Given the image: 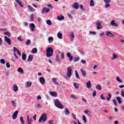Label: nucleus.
Returning <instances> with one entry per match:
<instances>
[{
	"mask_svg": "<svg viewBox=\"0 0 124 124\" xmlns=\"http://www.w3.org/2000/svg\"><path fill=\"white\" fill-rule=\"evenodd\" d=\"M47 121V114L46 113L43 114L39 119V123H44Z\"/></svg>",
	"mask_w": 124,
	"mask_h": 124,
	"instance_id": "f257e3e1",
	"label": "nucleus"
},
{
	"mask_svg": "<svg viewBox=\"0 0 124 124\" xmlns=\"http://www.w3.org/2000/svg\"><path fill=\"white\" fill-rule=\"evenodd\" d=\"M53 52L54 50L51 47H49L46 49V57L47 58H50L53 56Z\"/></svg>",
	"mask_w": 124,
	"mask_h": 124,
	"instance_id": "f03ea898",
	"label": "nucleus"
},
{
	"mask_svg": "<svg viewBox=\"0 0 124 124\" xmlns=\"http://www.w3.org/2000/svg\"><path fill=\"white\" fill-rule=\"evenodd\" d=\"M55 105L58 108H59L60 109H63V106L62 105L61 102H60V100H56L55 101Z\"/></svg>",
	"mask_w": 124,
	"mask_h": 124,
	"instance_id": "7ed1b4c3",
	"label": "nucleus"
},
{
	"mask_svg": "<svg viewBox=\"0 0 124 124\" xmlns=\"http://www.w3.org/2000/svg\"><path fill=\"white\" fill-rule=\"evenodd\" d=\"M67 78H70L72 76V68L71 67H69L67 68Z\"/></svg>",
	"mask_w": 124,
	"mask_h": 124,
	"instance_id": "20e7f679",
	"label": "nucleus"
},
{
	"mask_svg": "<svg viewBox=\"0 0 124 124\" xmlns=\"http://www.w3.org/2000/svg\"><path fill=\"white\" fill-rule=\"evenodd\" d=\"M49 12H50V9L44 7L42 10L41 13H42V14H45V13H49Z\"/></svg>",
	"mask_w": 124,
	"mask_h": 124,
	"instance_id": "39448f33",
	"label": "nucleus"
},
{
	"mask_svg": "<svg viewBox=\"0 0 124 124\" xmlns=\"http://www.w3.org/2000/svg\"><path fill=\"white\" fill-rule=\"evenodd\" d=\"M29 28H31V31H35V25L33 23L29 25Z\"/></svg>",
	"mask_w": 124,
	"mask_h": 124,
	"instance_id": "423d86ee",
	"label": "nucleus"
},
{
	"mask_svg": "<svg viewBox=\"0 0 124 124\" xmlns=\"http://www.w3.org/2000/svg\"><path fill=\"white\" fill-rule=\"evenodd\" d=\"M79 6H80V4L77 2H75L72 5L73 8H75V9H78Z\"/></svg>",
	"mask_w": 124,
	"mask_h": 124,
	"instance_id": "0eeeda50",
	"label": "nucleus"
},
{
	"mask_svg": "<svg viewBox=\"0 0 124 124\" xmlns=\"http://www.w3.org/2000/svg\"><path fill=\"white\" fill-rule=\"evenodd\" d=\"M5 41L9 44V45H11V40L10 38L7 37V36H4Z\"/></svg>",
	"mask_w": 124,
	"mask_h": 124,
	"instance_id": "6e6552de",
	"label": "nucleus"
},
{
	"mask_svg": "<svg viewBox=\"0 0 124 124\" xmlns=\"http://www.w3.org/2000/svg\"><path fill=\"white\" fill-rule=\"evenodd\" d=\"M117 59H119V56L116 54H113L111 57L112 61H115V60H117Z\"/></svg>",
	"mask_w": 124,
	"mask_h": 124,
	"instance_id": "1a4fd4ad",
	"label": "nucleus"
},
{
	"mask_svg": "<svg viewBox=\"0 0 124 124\" xmlns=\"http://www.w3.org/2000/svg\"><path fill=\"white\" fill-rule=\"evenodd\" d=\"M106 34L109 37H114V36H115L110 31H107L106 32Z\"/></svg>",
	"mask_w": 124,
	"mask_h": 124,
	"instance_id": "9d476101",
	"label": "nucleus"
},
{
	"mask_svg": "<svg viewBox=\"0 0 124 124\" xmlns=\"http://www.w3.org/2000/svg\"><path fill=\"white\" fill-rule=\"evenodd\" d=\"M67 57L69 58L70 62H72L73 60V56H71V53H70V52H68L67 53Z\"/></svg>",
	"mask_w": 124,
	"mask_h": 124,
	"instance_id": "9b49d317",
	"label": "nucleus"
},
{
	"mask_svg": "<svg viewBox=\"0 0 124 124\" xmlns=\"http://www.w3.org/2000/svg\"><path fill=\"white\" fill-rule=\"evenodd\" d=\"M39 81L41 84H42V85H44V84H45V79L44 78V77H40Z\"/></svg>",
	"mask_w": 124,
	"mask_h": 124,
	"instance_id": "f8f14e48",
	"label": "nucleus"
},
{
	"mask_svg": "<svg viewBox=\"0 0 124 124\" xmlns=\"http://www.w3.org/2000/svg\"><path fill=\"white\" fill-rule=\"evenodd\" d=\"M16 1L17 3V4H18V5H19V6H20V7H24V4H23V3L22 2V1H21L20 0H16Z\"/></svg>",
	"mask_w": 124,
	"mask_h": 124,
	"instance_id": "ddd939ff",
	"label": "nucleus"
},
{
	"mask_svg": "<svg viewBox=\"0 0 124 124\" xmlns=\"http://www.w3.org/2000/svg\"><path fill=\"white\" fill-rule=\"evenodd\" d=\"M86 86L88 89H91L92 88V82H91V80H89L87 82Z\"/></svg>",
	"mask_w": 124,
	"mask_h": 124,
	"instance_id": "4468645a",
	"label": "nucleus"
},
{
	"mask_svg": "<svg viewBox=\"0 0 124 124\" xmlns=\"http://www.w3.org/2000/svg\"><path fill=\"white\" fill-rule=\"evenodd\" d=\"M57 78H52V81L53 82V83L55 84V85H56V86H58L59 85H60V83L57 81Z\"/></svg>",
	"mask_w": 124,
	"mask_h": 124,
	"instance_id": "2eb2a0df",
	"label": "nucleus"
},
{
	"mask_svg": "<svg viewBox=\"0 0 124 124\" xmlns=\"http://www.w3.org/2000/svg\"><path fill=\"white\" fill-rule=\"evenodd\" d=\"M17 115H18V111H16L13 114V120H16V119H17Z\"/></svg>",
	"mask_w": 124,
	"mask_h": 124,
	"instance_id": "dca6fc26",
	"label": "nucleus"
},
{
	"mask_svg": "<svg viewBox=\"0 0 124 124\" xmlns=\"http://www.w3.org/2000/svg\"><path fill=\"white\" fill-rule=\"evenodd\" d=\"M96 26L97 30H101V29H102V27H101V23H100V22H98L96 23Z\"/></svg>",
	"mask_w": 124,
	"mask_h": 124,
	"instance_id": "f3484780",
	"label": "nucleus"
},
{
	"mask_svg": "<svg viewBox=\"0 0 124 124\" xmlns=\"http://www.w3.org/2000/svg\"><path fill=\"white\" fill-rule=\"evenodd\" d=\"M57 18L58 21H62V20H64V16L61 15L60 16H58Z\"/></svg>",
	"mask_w": 124,
	"mask_h": 124,
	"instance_id": "a211bd4d",
	"label": "nucleus"
},
{
	"mask_svg": "<svg viewBox=\"0 0 124 124\" xmlns=\"http://www.w3.org/2000/svg\"><path fill=\"white\" fill-rule=\"evenodd\" d=\"M110 25L113 27H118L119 25L115 23V20H113L110 22Z\"/></svg>",
	"mask_w": 124,
	"mask_h": 124,
	"instance_id": "6ab92c4d",
	"label": "nucleus"
},
{
	"mask_svg": "<svg viewBox=\"0 0 124 124\" xmlns=\"http://www.w3.org/2000/svg\"><path fill=\"white\" fill-rule=\"evenodd\" d=\"M116 99L119 104H122L123 103V102L122 101V98H121V97H117Z\"/></svg>",
	"mask_w": 124,
	"mask_h": 124,
	"instance_id": "aec40b11",
	"label": "nucleus"
},
{
	"mask_svg": "<svg viewBox=\"0 0 124 124\" xmlns=\"http://www.w3.org/2000/svg\"><path fill=\"white\" fill-rule=\"evenodd\" d=\"M18 86H17V85H14V86H13V91L14 92H15L16 93V92H18Z\"/></svg>",
	"mask_w": 124,
	"mask_h": 124,
	"instance_id": "412c9836",
	"label": "nucleus"
},
{
	"mask_svg": "<svg viewBox=\"0 0 124 124\" xmlns=\"http://www.w3.org/2000/svg\"><path fill=\"white\" fill-rule=\"evenodd\" d=\"M33 56L31 55H29L28 59V62H32Z\"/></svg>",
	"mask_w": 124,
	"mask_h": 124,
	"instance_id": "4be33fe9",
	"label": "nucleus"
},
{
	"mask_svg": "<svg viewBox=\"0 0 124 124\" xmlns=\"http://www.w3.org/2000/svg\"><path fill=\"white\" fill-rule=\"evenodd\" d=\"M80 71H81L83 76L85 77V76L87 75V72H86V71L83 70V69H81Z\"/></svg>",
	"mask_w": 124,
	"mask_h": 124,
	"instance_id": "5701e85b",
	"label": "nucleus"
},
{
	"mask_svg": "<svg viewBox=\"0 0 124 124\" xmlns=\"http://www.w3.org/2000/svg\"><path fill=\"white\" fill-rule=\"evenodd\" d=\"M49 93L50 94V95H51V96H53V97H56L57 96V93L56 92H50Z\"/></svg>",
	"mask_w": 124,
	"mask_h": 124,
	"instance_id": "b1692460",
	"label": "nucleus"
},
{
	"mask_svg": "<svg viewBox=\"0 0 124 124\" xmlns=\"http://www.w3.org/2000/svg\"><path fill=\"white\" fill-rule=\"evenodd\" d=\"M17 71L18 72L21 73V74H24V70H23V69H22V68L21 67H19L17 69Z\"/></svg>",
	"mask_w": 124,
	"mask_h": 124,
	"instance_id": "393cba45",
	"label": "nucleus"
},
{
	"mask_svg": "<svg viewBox=\"0 0 124 124\" xmlns=\"http://www.w3.org/2000/svg\"><path fill=\"white\" fill-rule=\"evenodd\" d=\"M31 84H32V83L31 81H27L26 82V87L27 88H30V87L31 86Z\"/></svg>",
	"mask_w": 124,
	"mask_h": 124,
	"instance_id": "a878e982",
	"label": "nucleus"
},
{
	"mask_svg": "<svg viewBox=\"0 0 124 124\" xmlns=\"http://www.w3.org/2000/svg\"><path fill=\"white\" fill-rule=\"evenodd\" d=\"M116 80L118 83H123V80L118 76L116 77Z\"/></svg>",
	"mask_w": 124,
	"mask_h": 124,
	"instance_id": "bb28decb",
	"label": "nucleus"
},
{
	"mask_svg": "<svg viewBox=\"0 0 124 124\" xmlns=\"http://www.w3.org/2000/svg\"><path fill=\"white\" fill-rule=\"evenodd\" d=\"M26 59H27V55H26L25 53H22V61H26Z\"/></svg>",
	"mask_w": 124,
	"mask_h": 124,
	"instance_id": "cd10ccee",
	"label": "nucleus"
},
{
	"mask_svg": "<svg viewBox=\"0 0 124 124\" xmlns=\"http://www.w3.org/2000/svg\"><path fill=\"white\" fill-rule=\"evenodd\" d=\"M28 9H29V10H30V11L31 12H33L34 11V9H33V8H32V7H31V6L28 5Z\"/></svg>",
	"mask_w": 124,
	"mask_h": 124,
	"instance_id": "c85d7f7f",
	"label": "nucleus"
},
{
	"mask_svg": "<svg viewBox=\"0 0 124 124\" xmlns=\"http://www.w3.org/2000/svg\"><path fill=\"white\" fill-rule=\"evenodd\" d=\"M54 41V38L53 37H49L48 38V43H52Z\"/></svg>",
	"mask_w": 124,
	"mask_h": 124,
	"instance_id": "c756f323",
	"label": "nucleus"
},
{
	"mask_svg": "<svg viewBox=\"0 0 124 124\" xmlns=\"http://www.w3.org/2000/svg\"><path fill=\"white\" fill-rule=\"evenodd\" d=\"M31 53H32V54H36V53H37V48L35 47L33 48L31 50Z\"/></svg>",
	"mask_w": 124,
	"mask_h": 124,
	"instance_id": "7c9ffc66",
	"label": "nucleus"
},
{
	"mask_svg": "<svg viewBox=\"0 0 124 124\" xmlns=\"http://www.w3.org/2000/svg\"><path fill=\"white\" fill-rule=\"evenodd\" d=\"M96 89L97 90H98L99 91H101L102 90V87H101V85H97L96 86Z\"/></svg>",
	"mask_w": 124,
	"mask_h": 124,
	"instance_id": "2f4dec72",
	"label": "nucleus"
},
{
	"mask_svg": "<svg viewBox=\"0 0 124 124\" xmlns=\"http://www.w3.org/2000/svg\"><path fill=\"white\" fill-rule=\"evenodd\" d=\"M57 36L59 39H62V34L60 32H58L57 34Z\"/></svg>",
	"mask_w": 124,
	"mask_h": 124,
	"instance_id": "473e14b6",
	"label": "nucleus"
},
{
	"mask_svg": "<svg viewBox=\"0 0 124 124\" xmlns=\"http://www.w3.org/2000/svg\"><path fill=\"white\" fill-rule=\"evenodd\" d=\"M20 123L22 124H25V121H24V118H23V116L20 117Z\"/></svg>",
	"mask_w": 124,
	"mask_h": 124,
	"instance_id": "72a5a7b5",
	"label": "nucleus"
},
{
	"mask_svg": "<svg viewBox=\"0 0 124 124\" xmlns=\"http://www.w3.org/2000/svg\"><path fill=\"white\" fill-rule=\"evenodd\" d=\"M90 6H94V1L93 0H91L90 2Z\"/></svg>",
	"mask_w": 124,
	"mask_h": 124,
	"instance_id": "f704fd0d",
	"label": "nucleus"
},
{
	"mask_svg": "<svg viewBox=\"0 0 124 124\" xmlns=\"http://www.w3.org/2000/svg\"><path fill=\"white\" fill-rule=\"evenodd\" d=\"M74 86L76 89H78L79 87V84L78 83H77L76 82H74L73 83Z\"/></svg>",
	"mask_w": 124,
	"mask_h": 124,
	"instance_id": "c9c22d12",
	"label": "nucleus"
},
{
	"mask_svg": "<svg viewBox=\"0 0 124 124\" xmlns=\"http://www.w3.org/2000/svg\"><path fill=\"white\" fill-rule=\"evenodd\" d=\"M46 24L48 25V26H52V21L50 20H47L46 21Z\"/></svg>",
	"mask_w": 124,
	"mask_h": 124,
	"instance_id": "e433bc0d",
	"label": "nucleus"
},
{
	"mask_svg": "<svg viewBox=\"0 0 124 124\" xmlns=\"http://www.w3.org/2000/svg\"><path fill=\"white\" fill-rule=\"evenodd\" d=\"M75 74H76V78H77L78 79H80V77H79V74H78V71H75Z\"/></svg>",
	"mask_w": 124,
	"mask_h": 124,
	"instance_id": "4c0bfd02",
	"label": "nucleus"
},
{
	"mask_svg": "<svg viewBox=\"0 0 124 124\" xmlns=\"http://www.w3.org/2000/svg\"><path fill=\"white\" fill-rule=\"evenodd\" d=\"M69 110H68V108H66L65 109V115H69Z\"/></svg>",
	"mask_w": 124,
	"mask_h": 124,
	"instance_id": "58836bf2",
	"label": "nucleus"
},
{
	"mask_svg": "<svg viewBox=\"0 0 124 124\" xmlns=\"http://www.w3.org/2000/svg\"><path fill=\"white\" fill-rule=\"evenodd\" d=\"M82 120L83 122H84V124H86V123H87V119H86V116L83 115Z\"/></svg>",
	"mask_w": 124,
	"mask_h": 124,
	"instance_id": "ea45409f",
	"label": "nucleus"
},
{
	"mask_svg": "<svg viewBox=\"0 0 124 124\" xmlns=\"http://www.w3.org/2000/svg\"><path fill=\"white\" fill-rule=\"evenodd\" d=\"M33 19H34V16L33 14H31L30 17V21H33Z\"/></svg>",
	"mask_w": 124,
	"mask_h": 124,
	"instance_id": "a19ab883",
	"label": "nucleus"
},
{
	"mask_svg": "<svg viewBox=\"0 0 124 124\" xmlns=\"http://www.w3.org/2000/svg\"><path fill=\"white\" fill-rule=\"evenodd\" d=\"M71 98H73V99H78V97L76 96L75 95H71Z\"/></svg>",
	"mask_w": 124,
	"mask_h": 124,
	"instance_id": "79ce46f5",
	"label": "nucleus"
},
{
	"mask_svg": "<svg viewBox=\"0 0 124 124\" xmlns=\"http://www.w3.org/2000/svg\"><path fill=\"white\" fill-rule=\"evenodd\" d=\"M0 62L2 63V64H4V63H5V61H4V59H1L0 60Z\"/></svg>",
	"mask_w": 124,
	"mask_h": 124,
	"instance_id": "37998d69",
	"label": "nucleus"
},
{
	"mask_svg": "<svg viewBox=\"0 0 124 124\" xmlns=\"http://www.w3.org/2000/svg\"><path fill=\"white\" fill-rule=\"evenodd\" d=\"M70 37L71 40H73V39H74V34L72 33L70 35Z\"/></svg>",
	"mask_w": 124,
	"mask_h": 124,
	"instance_id": "c03bdc74",
	"label": "nucleus"
},
{
	"mask_svg": "<svg viewBox=\"0 0 124 124\" xmlns=\"http://www.w3.org/2000/svg\"><path fill=\"white\" fill-rule=\"evenodd\" d=\"M11 102L12 103L13 106H14V107H16V102H15L13 100H12Z\"/></svg>",
	"mask_w": 124,
	"mask_h": 124,
	"instance_id": "a18cd8bd",
	"label": "nucleus"
},
{
	"mask_svg": "<svg viewBox=\"0 0 124 124\" xmlns=\"http://www.w3.org/2000/svg\"><path fill=\"white\" fill-rule=\"evenodd\" d=\"M100 97H101V99H102V100H106V98H105V97H104V95H103V94H101Z\"/></svg>",
	"mask_w": 124,
	"mask_h": 124,
	"instance_id": "49530a36",
	"label": "nucleus"
},
{
	"mask_svg": "<svg viewBox=\"0 0 124 124\" xmlns=\"http://www.w3.org/2000/svg\"><path fill=\"white\" fill-rule=\"evenodd\" d=\"M35 107H36V108L38 109V108H41L42 107H41V105H40V104H38L36 105Z\"/></svg>",
	"mask_w": 124,
	"mask_h": 124,
	"instance_id": "de8ad7c7",
	"label": "nucleus"
},
{
	"mask_svg": "<svg viewBox=\"0 0 124 124\" xmlns=\"http://www.w3.org/2000/svg\"><path fill=\"white\" fill-rule=\"evenodd\" d=\"M112 101H113L115 106H118V104H117V100L113 99Z\"/></svg>",
	"mask_w": 124,
	"mask_h": 124,
	"instance_id": "09e8293b",
	"label": "nucleus"
},
{
	"mask_svg": "<svg viewBox=\"0 0 124 124\" xmlns=\"http://www.w3.org/2000/svg\"><path fill=\"white\" fill-rule=\"evenodd\" d=\"M61 59H62V60H63V59H64V52H62V53H61Z\"/></svg>",
	"mask_w": 124,
	"mask_h": 124,
	"instance_id": "8fccbe9b",
	"label": "nucleus"
},
{
	"mask_svg": "<svg viewBox=\"0 0 124 124\" xmlns=\"http://www.w3.org/2000/svg\"><path fill=\"white\" fill-rule=\"evenodd\" d=\"M26 45L27 46L31 45V40H27L26 42Z\"/></svg>",
	"mask_w": 124,
	"mask_h": 124,
	"instance_id": "3c124183",
	"label": "nucleus"
},
{
	"mask_svg": "<svg viewBox=\"0 0 124 124\" xmlns=\"http://www.w3.org/2000/svg\"><path fill=\"white\" fill-rule=\"evenodd\" d=\"M104 1L106 4L110 3V2H111V0H104Z\"/></svg>",
	"mask_w": 124,
	"mask_h": 124,
	"instance_id": "603ef678",
	"label": "nucleus"
},
{
	"mask_svg": "<svg viewBox=\"0 0 124 124\" xmlns=\"http://www.w3.org/2000/svg\"><path fill=\"white\" fill-rule=\"evenodd\" d=\"M56 61L57 62H61V59L59 58V56H57L56 59Z\"/></svg>",
	"mask_w": 124,
	"mask_h": 124,
	"instance_id": "864d4df0",
	"label": "nucleus"
},
{
	"mask_svg": "<svg viewBox=\"0 0 124 124\" xmlns=\"http://www.w3.org/2000/svg\"><path fill=\"white\" fill-rule=\"evenodd\" d=\"M4 34H5V35H8V36H10V33H9V32H4Z\"/></svg>",
	"mask_w": 124,
	"mask_h": 124,
	"instance_id": "5fc2aeb1",
	"label": "nucleus"
},
{
	"mask_svg": "<svg viewBox=\"0 0 124 124\" xmlns=\"http://www.w3.org/2000/svg\"><path fill=\"white\" fill-rule=\"evenodd\" d=\"M78 61H79V58L78 57H76L74 59V62H78Z\"/></svg>",
	"mask_w": 124,
	"mask_h": 124,
	"instance_id": "6e6d98bb",
	"label": "nucleus"
},
{
	"mask_svg": "<svg viewBox=\"0 0 124 124\" xmlns=\"http://www.w3.org/2000/svg\"><path fill=\"white\" fill-rule=\"evenodd\" d=\"M6 66L7 68H9V67H10V64H9V62L6 63Z\"/></svg>",
	"mask_w": 124,
	"mask_h": 124,
	"instance_id": "4d7b16f0",
	"label": "nucleus"
},
{
	"mask_svg": "<svg viewBox=\"0 0 124 124\" xmlns=\"http://www.w3.org/2000/svg\"><path fill=\"white\" fill-rule=\"evenodd\" d=\"M121 96H122V97H124V90H122L121 91Z\"/></svg>",
	"mask_w": 124,
	"mask_h": 124,
	"instance_id": "13d9d810",
	"label": "nucleus"
},
{
	"mask_svg": "<svg viewBox=\"0 0 124 124\" xmlns=\"http://www.w3.org/2000/svg\"><path fill=\"white\" fill-rule=\"evenodd\" d=\"M113 119H114V117L113 116H109L108 117L109 121H113Z\"/></svg>",
	"mask_w": 124,
	"mask_h": 124,
	"instance_id": "bf43d9fd",
	"label": "nucleus"
},
{
	"mask_svg": "<svg viewBox=\"0 0 124 124\" xmlns=\"http://www.w3.org/2000/svg\"><path fill=\"white\" fill-rule=\"evenodd\" d=\"M82 101H83V102L84 103H87V99H86L85 98H83L82 99Z\"/></svg>",
	"mask_w": 124,
	"mask_h": 124,
	"instance_id": "052dcab7",
	"label": "nucleus"
},
{
	"mask_svg": "<svg viewBox=\"0 0 124 124\" xmlns=\"http://www.w3.org/2000/svg\"><path fill=\"white\" fill-rule=\"evenodd\" d=\"M90 34H93V35H95V34H96V32H94V31H90Z\"/></svg>",
	"mask_w": 124,
	"mask_h": 124,
	"instance_id": "680f3d73",
	"label": "nucleus"
},
{
	"mask_svg": "<svg viewBox=\"0 0 124 124\" xmlns=\"http://www.w3.org/2000/svg\"><path fill=\"white\" fill-rule=\"evenodd\" d=\"M93 97H94V96H95L96 95V91H94L93 92Z\"/></svg>",
	"mask_w": 124,
	"mask_h": 124,
	"instance_id": "e2e57ef3",
	"label": "nucleus"
},
{
	"mask_svg": "<svg viewBox=\"0 0 124 124\" xmlns=\"http://www.w3.org/2000/svg\"><path fill=\"white\" fill-rule=\"evenodd\" d=\"M72 116L74 120H76V115L75 114H72Z\"/></svg>",
	"mask_w": 124,
	"mask_h": 124,
	"instance_id": "0e129e2a",
	"label": "nucleus"
},
{
	"mask_svg": "<svg viewBox=\"0 0 124 124\" xmlns=\"http://www.w3.org/2000/svg\"><path fill=\"white\" fill-rule=\"evenodd\" d=\"M21 36H19V37H17V40H19L20 41H23V40H22Z\"/></svg>",
	"mask_w": 124,
	"mask_h": 124,
	"instance_id": "69168bd1",
	"label": "nucleus"
},
{
	"mask_svg": "<svg viewBox=\"0 0 124 124\" xmlns=\"http://www.w3.org/2000/svg\"><path fill=\"white\" fill-rule=\"evenodd\" d=\"M110 6V4H109V3H107L106 4V5L105 6V8H107V7H109Z\"/></svg>",
	"mask_w": 124,
	"mask_h": 124,
	"instance_id": "338daca9",
	"label": "nucleus"
},
{
	"mask_svg": "<svg viewBox=\"0 0 124 124\" xmlns=\"http://www.w3.org/2000/svg\"><path fill=\"white\" fill-rule=\"evenodd\" d=\"M79 6H80V9H81L82 10H84V7L82 4L80 5Z\"/></svg>",
	"mask_w": 124,
	"mask_h": 124,
	"instance_id": "774afa93",
	"label": "nucleus"
}]
</instances>
